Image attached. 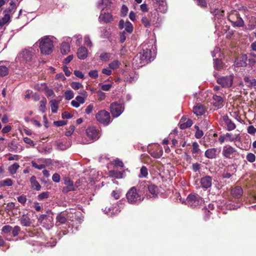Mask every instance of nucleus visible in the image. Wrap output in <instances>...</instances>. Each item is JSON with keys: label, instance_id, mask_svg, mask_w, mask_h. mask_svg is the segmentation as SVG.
<instances>
[{"label": "nucleus", "instance_id": "obj_26", "mask_svg": "<svg viewBox=\"0 0 256 256\" xmlns=\"http://www.w3.org/2000/svg\"><path fill=\"white\" fill-rule=\"evenodd\" d=\"M193 112L196 116H201L204 113L205 110L202 104H198L194 107Z\"/></svg>", "mask_w": 256, "mask_h": 256}, {"label": "nucleus", "instance_id": "obj_52", "mask_svg": "<svg viewBox=\"0 0 256 256\" xmlns=\"http://www.w3.org/2000/svg\"><path fill=\"white\" fill-rule=\"evenodd\" d=\"M119 62L118 60H114L108 64L109 68L110 69H116L118 67Z\"/></svg>", "mask_w": 256, "mask_h": 256}, {"label": "nucleus", "instance_id": "obj_58", "mask_svg": "<svg viewBox=\"0 0 256 256\" xmlns=\"http://www.w3.org/2000/svg\"><path fill=\"white\" fill-rule=\"evenodd\" d=\"M142 22L146 27H149L150 26V22L148 20V18L144 16L142 19Z\"/></svg>", "mask_w": 256, "mask_h": 256}, {"label": "nucleus", "instance_id": "obj_38", "mask_svg": "<svg viewBox=\"0 0 256 256\" xmlns=\"http://www.w3.org/2000/svg\"><path fill=\"white\" fill-rule=\"evenodd\" d=\"M10 19V16L7 14H4L3 18L0 19V27H2L8 23Z\"/></svg>", "mask_w": 256, "mask_h": 256}, {"label": "nucleus", "instance_id": "obj_6", "mask_svg": "<svg viewBox=\"0 0 256 256\" xmlns=\"http://www.w3.org/2000/svg\"><path fill=\"white\" fill-rule=\"evenodd\" d=\"M234 76L229 75L217 78V82L223 88H230L233 83Z\"/></svg>", "mask_w": 256, "mask_h": 256}, {"label": "nucleus", "instance_id": "obj_33", "mask_svg": "<svg viewBox=\"0 0 256 256\" xmlns=\"http://www.w3.org/2000/svg\"><path fill=\"white\" fill-rule=\"evenodd\" d=\"M110 5V0H102L98 3V7L104 10V8L109 7Z\"/></svg>", "mask_w": 256, "mask_h": 256}, {"label": "nucleus", "instance_id": "obj_47", "mask_svg": "<svg viewBox=\"0 0 256 256\" xmlns=\"http://www.w3.org/2000/svg\"><path fill=\"white\" fill-rule=\"evenodd\" d=\"M196 4L202 8H206L207 3L206 0H196Z\"/></svg>", "mask_w": 256, "mask_h": 256}, {"label": "nucleus", "instance_id": "obj_29", "mask_svg": "<svg viewBox=\"0 0 256 256\" xmlns=\"http://www.w3.org/2000/svg\"><path fill=\"white\" fill-rule=\"evenodd\" d=\"M224 64L222 60L220 59H214V66L215 70H220L223 68Z\"/></svg>", "mask_w": 256, "mask_h": 256}, {"label": "nucleus", "instance_id": "obj_31", "mask_svg": "<svg viewBox=\"0 0 256 256\" xmlns=\"http://www.w3.org/2000/svg\"><path fill=\"white\" fill-rule=\"evenodd\" d=\"M124 28V31H125L126 33H128V34H130L133 31L132 24L129 21H126L125 22Z\"/></svg>", "mask_w": 256, "mask_h": 256}, {"label": "nucleus", "instance_id": "obj_53", "mask_svg": "<svg viewBox=\"0 0 256 256\" xmlns=\"http://www.w3.org/2000/svg\"><path fill=\"white\" fill-rule=\"evenodd\" d=\"M8 147L12 150L16 151V150L18 148L16 145V142L14 140H12L10 144Z\"/></svg>", "mask_w": 256, "mask_h": 256}, {"label": "nucleus", "instance_id": "obj_10", "mask_svg": "<svg viewBox=\"0 0 256 256\" xmlns=\"http://www.w3.org/2000/svg\"><path fill=\"white\" fill-rule=\"evenodd\" d=\"M110 112L112 116L116 118L120 116L124 110V108L122 104L117 102H113L110 106Z\"/></svg>", "mask_w": 256, "mask_h": 256}, {"label": "nucleus", "instance_id": "obj_40", "mask_svg": "<svg viewBox=\"0 0 256 256\" xmlns=\"http://www.w3.org/2000/svg\"><path fill=\"white\" fill-rule=\"evenodd\" d=\"M13 184L12 180L10 178H6L0 181V188L4 186H12Z\"/></svg>", "mask_w": 256, "mask_h": 256}, {"label": "nucleus", "instance_id": "obj_27", "mask_svg": "<svg viewBox=\"0 0 256 256\" xmlns=\"http://www.w3.org/2000/svg\"><path fill=\"white\" fill-rule=\"evenodd\" d=\"M60 52L62 54L66 55L70 51V44L66 42H63L60 46Z\"/></svg>", "mask_w": 256, "mask_h": 256}, {"label": "nucleus", "instance_id": "obj_30", "mask_svg": "<svg viewBox=\"0 0 256 256\" xmlns=\"http://www.w3.org/2000/svg\"><path fill=\"white\" fill-rule=\"evenodd\" d=\"M226 138L228 139V140L230 142L238 140L240 141V134H238L235 136H233L232 134L230 133H226Z\"/></svg>", "mask_w": 256, "mask_h": 256}, {"label": "nucleus", "instance_id": "obj_62", "mask_svg": "<svg viewBox=\"0 0 256 256\" xmlns=\"http://www.w3.org/2000/svg\"><path fill=\"white\" fill-rule=\"evenodd\" d=\"M128 12V8L125 5H122L121 8V16H124L126 15Z\"/></svg>", "mask_w": 256, "mask_h": 256}, {"label": "nucleus", "instance_id": "obj_2", "mask_svg": "<svg viewBox=\"0 0 256 256\" xmlns=\"http://www.w3.org/2000/svg\"><path fill=\"white\" fill-rule=\"evenodd\" d=\"M39 47L42 54H50L52 52L53 42L48 36H45L41 38L39 40Z\"/></svg>", "mask_w": 256, "mask_h": 256}, {"label": "nucleus", "instance_id": "obj_17", "mask_svg": "<svg viewBox=\"0 0 256 256\" xmlns=\"http://www.w3.org/2000/svg\"><path fill=\"white\" fill-rule=\"evenodd\" d=\"M10 6L6 8L4 11V14H7L10 16L12 15L16 10V6L14 0H12L10 3Z\"/></svg>", "mask_w": 256, "mask_h": 256}, {"label": "nucleus", "instance_id": "obj_15", "mask_svg": "<svg viewBox=\"0 0 256 256\" xmlns=\"http://www.w3.org/2000/svg\"><path fill=\"white\" fill-rule=\"evenodd\" d=\"M220 152V150H218V148H211L208 149L205 152L204 156L208 158L212 159L216 158Z\"/></svg>", "mask_w": 256, "mask_h": 256}, {"label": "nucleus", "instance_id": "obj_1", "mask_svg": "<svg viewBox=\"0 0 256 256\" xmlns=\"http://www.w3.org/2000/svg\"><path fill=\"white\" fill-rule=\"evenodd\" d=\"M142 52L138 54L132 60V65L135 68H138L148 64L154 60V56H152V48L150 46L148 48H144Z\"/></svg>", "mask_w": 256, "mask_h": 256}, {"label": "nucleus", "instance_id": "obj_42", "mask_svg": "<svg viewBox=\"0 0 256 256\" xmlns=\"http://www.w3.org/2000/svg\"><path fill=\"white\" fill-rule=\"evenodd\" d=\"M64 184L69 187V190H76L74 187L73 182L69 178H66L64 180Z\"/></svg>", "mask_w": 256, "mask_h": 256}, {"label": "nucleus", "instance_id": "obj_34", "mask_svg": "<svg viewBox=\"0 0 256 256\" xmlns=\"http://www.w3.org/2000/svg\"><path fill=\"white\" fill-rule=\"evenodd\" d=\"M20 168V165L18 163H14L8 167V170L9 172L14 174L16 173V170Z\"/></svg>", "mask_w": 256, "mask_h": 256}, {"label": "nucleus", "instance_id": "obj_64", "mask_svg": "<svg viewBox=\"0 0 256 256\" xmlns=\"http://www.w3.org/2000/svg\"><path fill=\"white\" fill-rule=\"evenodd\" d=\"M247 130L250 134H253L256 132V128L253 126H248Z\"/></svg>", "mask_w": 256, "mask_h": 256}, {"label": "nucleus", "instance_id": "obj_5", "mask_svg": "<svg viewBox=\"0 0 256 256\" xmlns=\"http://www.w3.org/2000/svg\"><path fill=\"white\" fill-rule=\"evenodd\" d=\"M96 120L100 122L107 126L110 122V116L108 112L106 110L99 111L96 115Z\"/></svg>", "mask_w": 256, "mask_h": 256}, {"label": "nucleus", "instance_id": "obj_48", "mask_svg": "<svg viewBox=\"0 0 256 256\" xmlns=\"http://www.w3.org/2000/svg\"><path fill=\"white\" fill-rule=\"evenodd\" d=\"M110 54L108 53H102L100 56V58L102 61L106 62L109 60Z\"/></svg>", "mask_w": 256, "mask_h": 256}, {"label": "nucleus", "instance_id": "obj_3", "mask_svg": "<svg viewBox=\"0 0 256 256\" xmlns=\"http://www.w3.org/2000/svg\"><path fill=\"white\" fill-rule=\"evenodd\" d=\"M126 198L129 204H138L141 202L144 198L138 194L135 186L131 188L126 194Z\"/></svg>", "mask_w": 256, "mask_h": 256}, {"label": "nucleus", "instance_id": "obj_55", "mask_svg": "<svg viewBox=\"0 0 256 256\" xmlns=\"http://www.w3.org/2000/svg\"><path fill=\"white\" fill-rule=\"evenodd\" d=\"M48 195H49L48 192H43L41 193L38 196V200H41L44 198H48Z\"/></svg>", "mask_w": 256, "mask_h": 256}, {"label": "nucleus", "instance_id": "obj_35", "mask_svg": "<svg viewBox=\"0 0 256 256\" xmlns=\"http://www.w3.org/2000/svg\"><path fill=\"white\" fill-rule=\"evenodd\" d=\"M211 13L218 18H221L224 16V11L220 10L218 8H214L210 11Z\"/></svg>", "mask_w": 256, "mask_h": 256}, {"label": "nucleus", "instance_id": "obj_14", "mask_svg": "<svg viewBox=\"0 0 256 256\" xmlns=\"http://www.w3.org/2000/svg\"><path fill=\"white\" fill-rule=\"evenodd\" d=\"M192 124V120L187 118L186 116H182L180 120L179 125L182 130H184L190 127Z\"/></svg>", "mask_w": 256, "mask_h": 256}, {"label": "nucleus", "instance_id": "obj_45", "mask_svg": "<svg viewBox=\"0 0 256 256\" xmlns=\"http://www.w3.org/2000/svg\"><path fill=\"white\" fill-rule=\"evenodd\" d=\"M65 98L67 100H70L74 98V93L72 90H68L64 92Z\"/></svg>", "mask_w": 256, "mask_h": 256}, {"label": "nucleus", "instance_id": "obj_24", "mask_svg": "<svg viewBox=\"0 0 256 256\" xmlns=\"http://www.w3.org/2000/svg\"><path fill=\"white\" fill-rule=\"evenodd\" d=\"M67 218L64 214L60 212L57 215L56 217V224L57 226L60 224H65Z\"/></svg>", "mask_w": 256, "mask_h": 256}, {"label": "nucleus", "instance_id": "obj_19", "mask_svg": "<svg viewBox=\"0 0 256 256\" xmlns=\"http://www.w3.org/2000/svg\"><path fill=\"white\" fill-rule=\"evenodd\" d=\"M223 120L226 123L227 126V130L228 131L234 130L236 128V126L232 120L229 118L228 116H223Z\"/></svg>", "mask_w": 256, "mask_h": 256}, {"label": "nucleus", "instance_id": "obj_18", "mask_svg": "<svg viewBox=\"0 0 256 256\" xmlns=\"http://www.w3.org/2000/svg\"><path fill=\"white\" fill-rule=\"evenodd\" d=\"M214 106L218 108H220L224 106V99L220 96L216 94L213 96Z\"/></svg>", "mask_w": 256, "mask_h": 256}, {"label": "nucleus", "instance_id": "obj_54", "mask_svg": "<svg viewBox=\"0 0 256 256\" xmlns=\"http://www.w3.org/2000/svg\"><path fill=\"white\" fill-rule=\"evenodd\" d=\"M120 190H113L112 192V196L114 198L115 200H118L120 196Z\"/></svg>", "mask_w": 256, "mask_h": 256}, {"label": "nucleus", "instance_id": "obj_36", "mask_svg": "<svg viewBox=\"0 0 256 256\" xmlns=\"http://www.w3.org/2000/svg\"><path fill=\"white\" fill-rule=\"evenodd\" d=\"M192 154H200L201 152L199 148V145L196 142H194L192 144Z\"/></svg>", "mask_w": 256, "mask_h": 256}, {"label": "nucleus", "instance_id": "obj_11", "mask_svg": "<svg viewBox=\"0 0 256 256\" xmlns=\"http://www.w3.org/2000/svg\"><path fill=\"white\" fill-rule=\"evenodd\" d=\"M236 150L230 146H224L222 150V154L226 158H232L236 154Z\"/></svg>", "mask_w": 256, "mask_h": 256}, {"label": "nucleus", "instance_id": "obj_63", "mask_svg": "<svg viewBox=\"0 0 256 256\" xmlns=\"http://www.w3.org/2000/svg\"><path fill=\"white\" fill-rule=\"evenodd\" d=\"M98 96L100 101L104 100L106 98V94L102 92L99 90L98 92Z\"/></svg>", "mask_w": 256, "mask_h": 256}, {"label": "nucleus", "instance_id": "obj_13", "mask_svg": "<svg viewBox=\"0 0 256 256\" xmlns=\"http://www.w3.org/2000/svg\"><path fill=\"white\" fill-rule=\"evenodd\" d=\"M200 186L202 188L208 189L212 184V178L209 176L202 177L200 180Z\"/></svg>", "mask_w": 256, "mask_h": 256}, {"label": "nucleus", "instance_id": "obj_44", "mask_svg": "<svg viewBox=\"0 0 256 256\" xmlns=\"http://www.w3.org/2000/svg\"><path fill=\"white\" fill-rule=\"evenodd\" d=\"M129 34L126 33L125 31H122L120 33V41L121 43H123L126 40V38Z\"/></svg>", "mask_w": 256, "mask_h": 256}, {"label": "nucleus", "instance_id": "obj_9", "mask_svg": "<svg viewBox=\"0 0 256 256\" xmlns=\"http://www.w3.org/2000/svg\"><path fill=\"white\" fill-rule=\"evenodd\" d=\"M154 6L157 12L165 13L168 10V6L165 0H153Z\"/></svg>", "mask_w": 256, "mask_h": 256}, {"label": "nucleus", "instance_id": "obj_50", "mask_svg": "<svg viewBox=\"0 0 256 256\" xmlns=\"http://www.w3.org/2000/svg\"><path fill=\"white\" fill-rule=\"evenodd\" d=\"M12 230V227L10 225L4 226L2 228V232L4 234H8Z\"/></svg>", "mask_w": 256, "mask_h": 256}, {"label": "nucleus", "instance_id": "obj_39", "mask_svg": "<svg viewBox=\"0 0 256 256\" xmlns=\"http://www.w3.org/2000/svg\"><path fill=\"white\" fill-rule=\"evenodd\" d=\"M46 98H43L40 102V106L39 110L42 112H44L46 110Z\"/></svg>", "mask_w": 256, "mask_h": 256}, {"label": "nucleus", "instance_id": "obj_49", "mask_svg": "<svg viewBox=\"0 0 256 256\" xmlns=\"http://www.w3.org/2000/svg\"><path fill=\"white\" fill-rule=\"evenodd\" d=\"M20 227L16 226L14 228H12V234L14 236H16L18 235L19 232H20Z\"/></svg>", "mask_w": 256, "mask_h": 256}, {"label": "nucleus", "instance_id": "obj_59", "mask_svg": "<svg viewBox=\"0 0 256 256\" xmlns=\"http://www.w3.org/2000/svg\"><path fill=\"white\" fill-rule=\"evenodd\" d=\"M88 75L90 77L96 78L98 77V72L96 70H90L88 72Z\"/></svg>", "mask_w": 256, "mask_h": 256}, {"label": "nucleus", "instance_id": "obj_57", "mask_svg": "<svg viewBox=\"0 0 256 256\" xmlns=\"http://www.w3.org/2000/svg\"><path fill=\"white\" fill-rule=\"evenodd\" d=\"M32 166L34 168L38 170H42L45 168L44 164H38L34 161H32Z\"/></svg>", "mask_w": 256, "mask_h": 256}, {"label": "nucleus", "instance_id": "obj_51", "mask_svg": "<svg viewBox=\"0 0 256 256\" xmlns=\"http://www.w3.org/2000/svg\"><path fill=\"white\" fill-rule=\"evenodd\" d=\"M70 86L73 89L75 90H78L80 88L82 87V85L80 83L78 82H72Z\"/></svg>", "mask_w": 256, "mask_h": 256}, {"label": "nucleus", "instance_id": "obj_32", "mask_svg": "<svg viewBox=\"0 0 256 256\" xmlns=\"http://www.w3.org/2000/svg\"><path fill=\"white\" fill-rule=\"evenodd\" d=\"M52 112L53 113H56L58 109V101L56 100H52L50 102Z\"/></svg>", "mask_w": 256, "mask_h": 256}, {"label": "nucleus", "instance_id": "obj_61", "mask_svg": "<svg viewBox=\"0 0 256 256\" xmlns=\"http://www.w3.org/2000/svg\"><path fill=\"white\" fill-rule=\"evenodd\" d=\"M54 124L56 126H64L66 124V122L65 120H58L54 122Z\"/></svg>", "mask_w": 256, "mask_h": 256}, {"label": "nucleus", "instance_id": "obj_21", "mask_svg": "<svg viewBox=\"0 0 256 256\" xmlns=\"http://www.w3.org/2000/svg\"><path fill=\"white\" fill-rule=\"evenodd\" d=\"M231 194L235 198H239L242 196L243 190L240 186H237L232 190Z\"/></svg>", "mask_w": 256, "mask_h": 256}, {"label": "nucleus", "instance_id": "obj_7", "mask_svg": "<svg viewBox=\"0 0 256 256\" xmlns=\"http://www.w3.org/2000/svg\"><path fill=\"white\" fill-rule=\"evenodd\" d=\"M202 198L198 194H190L186 198L187 204L192 207H196L202 204Z\"/></svg>", "mask_w": 256, "mask_h": 256}, {"label": "nucleus", "instance_id": "obj_28", "mask_svg": "<svg viewBox=\"0 0 256 256\" xmlns=\"http://www.w3.org/2000/svg\"><path fill=\"white\" fill-rule=\"evenodd\" d=\"M144 186L147 187L149 192L153 196H156L158 193V188L157 186H155L154 184H150L147 186Z\"/></svg>", "mask_w": 256, "mask_h": 256}, {"label": "nucleus", "instance_id": "obj_22", "mask_svg": "<svg viewBox=\"0 0 256 256\" xmlns=\"http://www.w3.org/2000/svg\"><path fill=\"white\" fill-rule=\"evenodd\" d=\"M77 56L80 59H85L88 56L87 49L83 46L80 48L77 52Z\"/></svg>", "mask_w": 256, "mask_h": 256}, {"label": "nucleus", "instance_id": "obj_56", "mask_svg": "<svg viewBox=\"0 0 256 256\" xmlns=\"http://www.w3.org/2000/svg\"><path fill=\"white\" fill-rule=\"evenodd\" d=\"M75 130V127L74 126H70L68 130L66 132L65 135L67 136H70L72 132H74Z\"/></svg>", "mask_w": 256, "mask_h": 256}, {"label": "nucleus", "instance_id": "obj_60", "mask_svg": "<svg viewBox=\"0 0 256 256\" xmlns=\"http://www.w3.org/2000/svg\"><path fill=\"white\" fill-rule=\"evenodd\" d=\"M84 44L87 46H92V42L88 36H86L84 38Z\"/></svg>", "mask_w": 256, "mask_h": 256}, {"label": "nucleus", "instance_id": "obj_8", "mask_svg": "<svg viewBox=\"0 0 256 256\" xmlns=\"http://www.w3.org/2000/svg\"><path fill=\"white\" fill-rule=\"evenodd\" d=\"M228 19L233 26L242 27L244 24V21L237 12L234 15L231 14L230 16Z\"/></svg>", "mask_w": 256, "mask_h": 256}, {"label": "nucleus", "instance_id": "obj_46", "mask_svg": "<svg viewBox=\"0 0 256 256\" xmlns=\"http://www.w3.org/2000/svg\"><path fill=\"white\" fill-rule=\"evenodd\" d=\"M247 160L250 162H253L256 160V156L252 153H248L246 156Z\"/></svg>", "mask_w": 256, "mask_h": 256}, {"label": "nucleus", "instance_id": "obj_23", "mask_svg": "<svg viewBox=\"0 0 256 256\" xmlns=\"http://www.w3.org/2000/svg\"><path fill=\"white\" fill-rule=\"evenodd\" d=\"M20 224L24 226H30L32 224L30 219L27 215H22L20 217Z\"/></svg>", "mask_w": 256, "mask_h": 256}, {"label": "nucleus", "instance_id": "obj_41", "mask_svg": "<svg viewBox=\"0 0 256 256\" xmlns=\"http://www.w3.org/2000/svg\"><path fill=\"white\" fill-rule=\"evenodd\" d=\"M148 175V168L145 166H142L140 170V174H139V178H146Z\"/></svg>", "mask_w": 256, "mask_h": 256}, {"label": "nucleus", "instance_id": "obj_37", "mask_svg": "<svg viewBox=\"0 0 256 256\" xmlns=\"http://www.w3.org/2000/svg\"><path fill=\"white\" fill-rule=\"evenodd\" d=\"M244 80L246 82L248 83V84L247 86L249 87L256 86V79L250 80L248 77L246 76L244 78Z\"/></svg>", "mask_w": 256, "mask_h": 256}, {"label": "nucleus", "instance_id": "obj_12", "mask_svg": "<svg viewBox=\"0 0 256 256\" xmlns=\"http://www.w3.org/2000/svg\"><path fill=\"white\" fill-rule=\"evenodd\" d=\"M87 136L92 140H96L98 138V130L94 127H89L86 130Z\"/></svg>", "mask_w": 256, "mask_h": 256}, {"label": "nucleus", "instance_id": "obj_4", "mask_svg": "<svg viewBox=\"0 0 256 256\" xmlns=\"http://www.w3.org/2000/svg\"><path fill=\"white\" fill-rule=\"evenodd\" d=\"M34 57V50L32 48L22 50L18 54V58L21 62L28 63L32 62Z\"/></svg>", "mask_w": 256, "mask_h": 256}, {"label": "nucleus", "instance_id": "obj_20", "mask_svg": "<svg viewBox=\"0 0 256 256\" xmlns=\"http://www.w3.org/2000/svg\"><path fill=\"white\" fill-rule=\"evenodd\" d=\"M99 20L100 21H103L104 23H108L112 20V16L108 12L101 13L99 16Z\"/></svg>", "mask_w": 256, "mask_h": 256}, {"label": "nucleus", "instance_id": "obj_16", "mask_svg": "<svg viewBox=\"0 0 256 256\" xmlns=\"http://www.w3.org/2000/svg\"><path fill=\"white\" fill-rule=\"evenodd\" d=\"M248 57L246 54H242L235 61V64L238 67H244L247 65L246 61Z\"/></svg>", "mask_w": 256, "mask_h": 256}, {"label": "nucleus", "instance_id": "obj_43", "mask_svg": "<svg viewBox=\"0 0 256 256\" xmlns=\"http://www.w3.org/2000/svg\"><path fill=\"white\" fill-rule=\"evenodd\" d=\"M8 73V70L7 67L4 66H0V76H4Z\"/></svg>", "mask_w": 256, "mask_h": 256}, {"label": "nucleus", "instance_id": "obj_25", "mask_svg": "<svg viewBox=\"0 0 256 256\" xmlns=\"http://www.w3.org/2000/svg\"><path fill=\"white\" fill-rule=\"evenodd\" d=\"M30 182L32 188H34L38 191H39L41 189V186L36 180V177L34 176H32L30 178Z\"/></svg>", "mask_w": 256, "mask_h": 256}]
</instances>
